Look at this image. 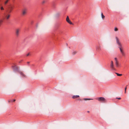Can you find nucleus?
<instances>
[{"label": "nucleus", "mask_w": 129, "mask_h": 129, "mask_svg": "<svg viewBox=\"0 0 129 129\" xmlns=\"http://www.w3.org/2000/svg\"><path fill=\"white\" fill-rule=\"evenodd\" d=\"M115 38L116 40V43L119 46V48L120 49V52L122 55L123 56H125V54L122 49V45L119 42L118 38L117 37H116Z\"/></svg>", "instance_id": "1"}, {"label": "nucleus", "mask_w": 129, "mask_h": 129, "mask_svg": "<svg viewBox=\"0 0 129 129\" xmlns=\"http://www.w3.org/2000/svg\"><path fill=\"white\" fill-rule=\"evenodd\" d=\"M98 100L99 101H101L102 102H104L106 100L103 97H100L98 98Z\"/></svg>", "instance_id": "2"}, {"label": "nucleus", "mask_w": 129, "mask_h": 129, "mask_svg": "<svg viewBox=\"0 0 129 129\" xmlns=\"http://www.w3.org/2000/svg\"><path fill=\"white\" fill-rule=\"evenodd\" d=\"M12 67L14 71H18V67L15 64H13V65L12 66Z\"/></svg>", "instance_id": "3"}, {"label": "nucleus", "mask_w": 129, "mask_h": 129, "mask_svg": "<svg viewBox=\"0 0 129 129\" xmlns=\"http://www.w3.org/2000/svg\"><path fill=\"white\" fill-rule=\"evenodd\" d=\"M66 20L70 24L73 25V23H72V22H71V21L70 20L69 16H67L66 19Z\"/></svg>", "instance_id": "4"}, {"label": "nucleus", "mask_w": 129, "mask_h": 129, "mask_svg": "<svg viewBox=\"0 0 129 129\" xmlns=\"http://www.w3.org/2000/svg\"><path fill=\"white\" fill-rule=\"evenodd\" d=\"M20 31V29H16V34L17 36H18L19 33V32Z\"/></svg>", "instance_id": "5"}, {"label": "nucleus", "mask_w": 129, "mask_h": 129, "mask_svg": "<svg viewBox=\"0 0 129 129\" xmlns=\"http://www.w3.org/2000/svg\"><path fill=\"white\" fill-rule=\"evenodd\" d=\"M114 59L115 61L116 65L117 67H118V62L117 59L115 57L114 58Z\"/></svg>", "instance_id": "6"}, {"label": "nucleus", "mask_w": 129, "mask_h": 129, "mask_svg": "<svg viewBox=\"0 0 129 129\" xmlns=\"http://www.w3.org/2000/svg\"><path fill=\"white\" fill-rule=\"evenodd\" d=\"M27 10L26 9H24L22 10V13L23 15H24L26 14Z\"/></svg>", "instance_id": "7"}, {"label": "nucleus", "mask_w": 129, "mask_h": 129, "mask_svg": "<svg viewBox=\"0 0 129 129\" xmlns=\"http://www.w3.org/2000/svg\"><path fill=\"white\" fill-rule=\"evenodd\" d=\"M110 67L112 69H114V65L112 61H111V64L110 65Z\"/></svg>", "instance_id": "8"}, {"label": "nucleus", "mask_w": 129, "mask_h": 129, "mask_svg": "<svg viewBox=\"0 0 129 129\" xmlns=\"http://www.w3.org/2000/svg\"><path fill=\"white\" fill-rule=\"evenodd\" d=\"M79 97V96L78 95H74L72 96L73 99H75L76 98H78Z\"/></svg>", "instance_id": "9"}, {"label": "nucleus", "mask_w": 129, "mask_h": 129, "mask_svg": "<svg viewBox=\"0 0 129 129\" xmlns=\"http://www.w3.org/2000/svg\"><path fill=\"white\" fill-rule=\"evenodd\" d=\"M77 53V51H73L72 53V54L73 55H75Z\"/></svg>", "instance_id": "10"}, {"label": "nucleus", "mask_w": 129, "mask_h": 129, "mask_svg": "<svg viewBox=\"0 0 129 129\" xmlns=\"http://www.w3.org/2000/svg\"><path fill=\"white\" fill-rule=\"evenodd\" d=\"M10 16V15H6V19H8L9 18Z\"/></svg>", "instance_id": "11"}, {"label": "nucleus", "mask_w": 129, "mask_h": 129, "mask_svg": "<svg viewBox=\"0 0 129 129\" xmlns=\"http://www.w3.org/2000/svg\"><path fill=\"white\" fill-rule=\"evenodd\" d=\"M20 74L22 76H23V77H25V75L23 73L21 72H20Z\"/></svg>", "instance_id": "12"}, {"label": "nucleus", "mask_w": 129, "mask_h": 129, "mask_svg": "<svg viewBox=\"0 0 129 129\" xmlns=\"http://www.w3.org/2000/svg\"><path fill=\"white\" fill-rule=\"evenodd\" d=\"M101 16L102 17L103 19H104L105 17V16L103 15L102 13L101 14Z\"/></svg>", "instance_id": "13"}, {"label": "nucleus", "mask_w": 129, "mask_h": 129, "mask_svg": "<svg viewBox=\"0 0 129 129\" xmlns=\"http://www.w3.org/2000/svg\"><path fill=\"white\" fill-rule=\"evenodd\" d=\"M114 30L115 31H117L118 30V29L116 27H115L114 28Z\"/></svg>", "instance_id": "14"}, {"label": "nucleus", "mask_w": 129, "mask_h": 129, "mask_svg": "<svg viewBox=\"0 0 129 129\" xmlns=\"http://www.w3.org/2000/svg\"><path fill=\"white\" fill-rule=\"evenodd\" d=\"M116 74H117V76H121L122 75V74H118V73H116Z\"/></svg>", "instance_id": "15"}, {"label": "nucleus", "mask_w": 129, "mask_h": 129, "mask_svg": "<svg viewBox=\"0 0 129 129\" xmlns=\"http://www.w3.org/2000/svg\"><path fill=\"white\" fill-rule=\"evenodd\" d=\"M9 1V0H6L5 2V3H4L6 5L8 3Z\"/></svg>", "instance_id": "16"}, {"label": "nucleus", "mask_w": 129, "mask_h": 129, "mask_svg": "<svg viewBox=\"0 0 129 129\" xmlns=\"http://www.w3.org/2000/svg\"><path fill=\"white\" fill-rule=\"evenodd\" d=\"M46 2V1L45 0L43 1H42V3L43 4H44Z\"/></svg>", "instance_id": "17"}, {"label": "nucleus", "mask_w": 129, "mask_h": 129, "mask_svg": "<svg viewBox=\"0 0 129 129\" xmlns=\"http://www.w3.org/2000/svg\"><path fill=\"white\" fill-rule=\"evenodd\" d=\"M116 99H119V100H120L121 99V98H116Z\"/></svg>", "instance_id": "18"}, {"label": "nucleus", "mask_w": 129, "mask_h": 129, "mask_svg": "<svg viewBox=\"0 0 129 129\" xmlns=\"http://www.w3.org/2000/svg\"><path fill=\"white\" fill-rule=\"evenodd\" d=\"M91 99H84V100H91Z\"/></svg>", "instance_id": "19"}, {"label": "nucleus", "mask_w": 129, "mask_h": 129, "mask_svg": "<svg viewBox=\"0 0 129 129\" xmlns=\"http://www.w3.org/2000/svg\"><path fill=\"white\" fill-rule=\"evenodd\" d=\"M1 9L2 10H4V8H3V7H2L1 8Z\"/></svg>", "instance_id": "20"}, {"label": "nucleus", "mask_w": 129, "mask_h": 129, "mask_svg": "<svg viewBox=\"0 0 129 129\" xmlns=\"http://www.w3.org/2000/svg\"><path fill=\"white\" fill-rule=\"evenodd\" d=\"M100 47H98V49L99 50L100 49Z\"/></svg>", "instance_id": "21"}, {"label": "nucleus", "mask_w": 129, "mask_h": 129, "mask_svg": "<svg viewBox=\"0 0 129 129\" xmlns=\"http://www.w3.org/2000/svg\"><path fill=\"white\" fill-rule=\"evenodd\" d=\"M29 55V53H28L27 54V55H26V56H28Z\"/></svg>", "instance_id": "22"}, {"label": "nucleus", "mask_w": 129, "mask_h": 129, "mask_svg": "<svg viewBox=\"0 0 129 129\" xmlns=\"http://www.w3.org/2000/svg\"><path fill=\"white\" fill-rule=\"evenodd\" d=\"M126 88H127L126 87L125 88V90H126Z\"/></svg>", "instance_id": "23"}, {"label": "nucleus", "mask_w": 129, "mask_h": 129, "mask_svg": "<svg viewBox=\"0 0 129 129\" xmlns=\"http://www.w3.org/2000/svg\"><path fill=\"white\" fill-rule=\"evenodd\" d=\"M13 102H15V100L14 99V100H13Z\"/></svg>", "instance_id": "24"}, {"label": "nucleus", "mask_w": 129, "mask_h": 129, "mask_svg": "<svg viewBox=\"0 0 129 129\" xmlns=\"http://www.w3.org/2000/svg\"><path fill=\"white\" fill-rule=\"evenodd\" d=\"M126 93V90H125V93Z\"/></svg>", "instance_id": "25"}, {"label": "nucleus", "mask_w": 129, "mask_h": 129, "mask_svg": "<svg viewBox=\"0 0 129 129\" xmlns=\"http://www.w3.org/2000/svg\"><path fill=\"white\" fill-rule=\"evenodd\" d=\"M27 63L28 64H29V62H27Z\"/></svg>", "instance_id": "26"}, {"label": "nucleus", "mask_w": 129, "mask_h": 129, "mask_svg": "<svg viewBox=\"0 0 129 129\" xmlns=\"http://www.w3.org/2000/svg\"><path fill=\"white\" fill-rule=\"evenodd\" d=\"M11 102V101H8V102Z\"/></svg>", "instance_id": "27"}, {"label": "nucleus", "mask_w": 129, "mask_h": 129, "mask_svg": "<svg viewBox=\"0 0 129 129\" xmlns=\"http://www.w3.org/2000/svg\"><path fill=\"white\" fill-rule=\"evenodd\" d=\"M87 112H89V111H88Z\"/></svg>", "instance_id": "28"}]
</instances>
